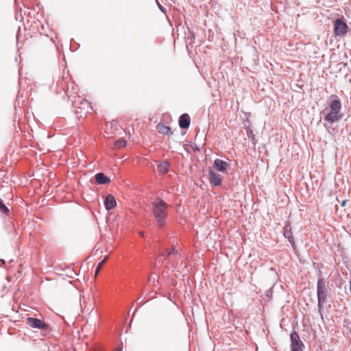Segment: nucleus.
I'll list each match as a JSON object with an SVG mask.
<instances>
[{"mask_svg":"<svg viewBox=\"0 0 351 351\" xmlns=\"http://www.w3.org/2000/svg\"><path fill=\"white\" fill-rule=\"evenodd\" d=\"M328 294V285L326 280L322 278H319L317 282V307L319 314L322 315L324 304L327 302V297Z\"/></svg>","mask_w":351,"mask_h":351,"instance_id":"nucleus-1","label":"nucleus"},{"mask_svg":"<svg viewBox=\"0 0 351 351\" xmlns=\"http://www.w3.org/2000/svg\"><path fill=\"white\" fill-rule=\"evenodd\" d=\"M167 204L160 198H158L152 204V211L159 226H162L167 216Z\"/></svg>","mask_w":351,"mask_h":351,"instance_id":"nucleus-2","label":"nucleus"},{"mask_svg":"<svg viewBox=\"0 0 351 351\" xmlns=\"http://www.w3.org/2000/svg\"><path fill=\"white\" fill-rule=\"evenodd\" d=\"M290 339L291 351H302L304 344L300 340L298 333L295 331L291 332Z\"/></svg>","mask_w":351,"mask_h":351,"instance_id":"nucleus-3","label":"nucleus"},{"mask_svg":"<svg viewBox=\"0 0 351 351\" xmlns=\"http://www.w3.org/2000/svg\"><path fill=\"white\" fill-rule=\"evenodd\" d=\"M334 25V33L336 36H343L347 33L348 25L341 19H337Z\"/></svg>","mask_w":351,"mask_h":351,"instance_id":"nucleus-4","label":"nucleus"},{"mask_svg":"<svg viewBox=\"0 0 351 351\" xmlns=\"http://www.w3.org/2000/svg\"><path fill=\"white\" fill-rule=\"evenodd\" d=\"M27 324L33 328L46 330L48 325L41 319L35 317H27Z\"/></svg>","mask_w":351,"mask_h":351,"instance_id":"nucleus-5","label":"nucleus"},{"mask_svg":"<svg viewBox=\"0 0 351 351\" xmlns=\"http://www.w3.org/2000/svg\"><path fill=\"white\" fill-rule=\"evenodd\" d=\"M209 181L213 186H221L222 183L221 176L216 173L213 169H209Z\"/></svg>","mask_w":351,"mask_h":351,"instance_id":"nucleus-6","label":"nucleus"},{"mask_svg":"<svg viewBox=\"0 0 351 351\" xmlns=\"http://www.w3.org/2000/svg\"><path fill=\"white\" fill-rule=\"evenodd\" d=\"M228 166V163L224 160L218 158L214 160L213 167L217 171L219 172H226Z\"/></svg>","mask_w":351,"mask_h":351,"instance_id":"nucleus-7","label":"nucleus"},{"mask_svg":"<svg viewBox=\"0 0 351 351\" xmlns=\"http://www.w3.org/2000/svg\"><path fill=\"white\" fill-rule=\"evenodd\" d=\"M179 126L182 129H187L189 128L191 123V119L188 114H182L178 120Z\"/></svg>","mask_w":351,"mask_h":351,"instance_id":"nucleus-8","label":"nucleus"},{"mask_svg":"<svg viewBox=\"0 0 351 351\" xmlns=\"http://www.w3.org/2000/svg\"><path fill=\"white\" fill-rule=\"evenodd\" d=\"M117 205L115 198L112 195L108 194L105 199L104 206L107 210L113 209Z\"/></svg>","mask_w":351,"mask_h":351,"instance_id":"nucleus-9","label":"nucleus"},{"mask_svg":"<svg viewBox=\"0 0 351 351\" xmlns=\"http://www.w3.org/2000/svg\"><path fill=\"white\" fill-rule=\"evenodd\" d=\"M341 118H342L341 114L330 112L326 114V115L324 117V120L329 122L330 123H333L336 121H339Z\"/></svg>","mask_w":351,"mask_h":351,"instance_id":"nucleus-10","label":"nucleus"},{"mask_svg":"<svg viewBox=\"0 0 351 351\" xmlns=\"http://www.w3.org/2000/svg\"><path fill=\"white\" fill-rule=\"evenodd\" d=\"M95 178L99 184H106L110 182V178L106 176L104 173L95 174Z\"/></svg>","mask_w":351,"mask_h":351,"instance_id":"nucleus-11","label":"nucleus"},{"mask_svg":"<svg viewBox=\"0 0 351 351\" xmlns=\"http://www.w3.org/2000/svg\"><path fill=\"white\" fill-rule=\"evenodd\" d=\"M330 112H336L338 114H341V104L340 100L334 99V100L331 101V102L330 104Z\"/></svg>","mask_w":351,"mask_h":351,"instance_id":"nucleus-12","label":"nucleus"},{"mask_svg":"<svg viewBox=\"0 0 351 351\" xmlns=\"http://www.w3.org/2000/svg\"><path fill=\"white\" fill-rule=\"evenodd\" d=\"M330 112H336L338 114H341V104L340 100L334 99V100L331 101V102L330 104Z\"/></svg>","mask_w":351,"mask_h":351,"instance_id":"nucleus-13","label":"nucleus"},{"mask_svg":"<svg viewBox=\"0 0 351 351\" xmlns=\"http://www.w3.org/2000/svg\"><path fill=\"white\" fill-rule=\"evenodd\" d=\"M284 237L289 240L291 243H293V237L292 235L291 228L290 225H286L284 228Z\"/></svg>","mask_w":351,"mask_h":351,"instance_id":"nucleus-14","label":"nucleus"},{"mask_svg":"<svg viewBox=\"0 0 351 351\" xmlns=\"http://www.w3.org/2000/svg\"><path fill=\"white\" fill-rule=\"evenodd\" d=\"M158 131L160 134H172L173 132L171 131V129L170 127L165 125H158Z\"/></svg>","mask_w":351,"mask_h":351,"instance_id":"nucleus-15","label":"nucleus"},{"mask_svg":"<svg viewBox=\"0 0 351 351\" xmlns=\"http://www.w3.org/2000/svg\"><path fill=\"white\" fill-rule=\"evenodd\" d=\"M158 168L161 172L166 173L169 170V164L167 162H163L160 164Z\"/></svg>","mask_w":351,"mask_h":351,"instance_id":"nucleus-16","label":"nucleus"},{"mask_svg":"<svg viewBox=\"0 0 351 351\" xmlns=\"http://www.w3.org/2000/svg\"><path fill=\"white\" fill-rule=\"evenodd\" d=\"M127 145V142L125 140L123 139V138H120V139H118L116 142H115V146L117 147V148H122V147H125Z\"/></svg>","mask_w":351,"mask_h":351,"instance_id":"nucleus-17","label":"nucleus"},{"mask_svg":"<svg viewBox=\"0 0 351 351\" xmlns=\"http://www.w3.org/2000/svg\"><path fill=\"white\" fill-rule=\"evenodd\" d=\"M108 259V257H106L104 258V259L103 261H101L97 265V269L95 270V276L98 275V274L99 273L100 270L101 269L103 265L105 264V263L106 262Z\"/></svg>","mask_w":351,"mask_h":351,"instance_id":"nucleus-18","label":"nucleus"},{"mask_svg":"<svg viewBox=\"0 0 351 351\" xmlns=\"http://www.w3.org/2000/svg\"><path fill=\"white\" fill-rule=\"evenodd\" d=\"M14 261L13 259H10L8 263L4 259H0V267H2L3 265L8 268V266H11V263Z\"/></svg>","mask_w":351,"mask_h":351,"instance_id":"nucleus-19","label":"nucleus"},{"mask_svg":"<svg viewBox=\"0 0 351 351\" xmlns=\"http://www.w3.org/2000/svg\"><path fill=\"white\" fill-rule=\"evenodd\" d=\"M171 254H177V255H180L178 252L176 250L175 247L173 246L172 247V249L168 252V254H167V257H169L170 255Z\"/></svg>","mask_w":351,"mask_h":351,"instance_id":"nucleus-20","label":"nucleus"},{"mask_svg":"<svg viewBox=\"0 0 351 351\" xmlns=\"http://www.w3.org/2000/svg\"><path fill=\"white\" fill-rule=\"evenodd\" d=\"M156 2L160 11L163 13H166V9L159 3V1L158 0H156Z\"/></svg>","mask_w":351,"mask_h":351,"instance_id":"nucleus-21","label":"nucleus"},{"mask_svg":"<svg viewBox=\"0 0 351 351\" xmlns=\"http://www.w3.org/2000/svg\"><path fill=\"white\" fill-rule=\"evenodd\" d=\"M156 277H157L156 275L155 276H154V277H150L149 280V282H152L153 283H154L156 280Z\"/></svg>","mask_w":351,"mask_h":351,"instance_id":"nucleus-22","label":"nucleus"},{"mask_svg":"<svg viewBox=\"0 0 351 351\" xmlns=\"http://www.w3.org/2000/svg\"><path fill=\"white\" fill-rule=\"evenodd\" d=\"M247 134H252V131L250 129H249V130L247 131Z\"/></svg>","mask_w":351,"mask_h":351,"instance_id":"nucleus-23","label":"nucleus"},{"mask_svg":"<svg viewBox=\"0 0 351 351\" xmlns=\"http://www.w3.org/2000/svg\"><path fill=\"white\" fill-rule=\"evenodd\" d=\"M345 204H346V201H345V200H343V202H342V204H341V206H343L345 205Z\"/></svg>","mask_w":351,"mask_h":351,"instance_id":"nucleus-24","label":"nucleus"},{"mask_svg":"<svg viewBox=\"0 0 351 351\" xmlns=\"http://www.w3.org/2000/svg\"><path fill=\"white\" fill-rule=\"evenodd\" d=\"M141 235L142 237H143V236H144V233H143V232H141Z\"/></svg>","mask_w":351,"mask_h":351,"instance_id":"nucleus-25","label":"nucleus"},{"mask_svg":"<svg viewBox=\"0 0 351 351\" xmlns=\"http://www.w3.org/2000/svg\"><path fill=\"white\" fill-rule=\"evenodd\" d=\"M117 351H121V349L119 348H118Z\"/></svg>","mask_w":351,"mask_h":351,"instance_id":"nucleus-26","label":"nucleus"}]
</instances>
